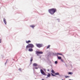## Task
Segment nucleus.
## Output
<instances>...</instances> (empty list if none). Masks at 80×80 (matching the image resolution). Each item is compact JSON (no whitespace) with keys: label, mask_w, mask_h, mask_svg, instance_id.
I'll return each mask as SVG.
<instances>
[{"label":"nucleus","mask_w":80,"mask_h":80,"mask_svg":"<svg viewBox=\"0 0 80 80\" xmlns=\"http://www.w3.org/2000/svg\"><path fill=\"white\" fill-rule=\"evenodd\" d=\"M56 11H57V9L55 8H52L48 10V12L51 15H53L55 13Z\"/></svg>","instance_id":"f257e3e1"},{"label":"nucleus","mask_w":80,"mask_h":80,"mask_svg":"<svg viewBox=\"0 0 80 80\" xmlns=\"http://www.w3.org/2000/svg\"><path fill=\"white\" fill-rule=\"evenodd\" d=\"M34 47V45L32 44H29L26 46V49H27L28 48H33Z\"/></svg>","instance_id":"f03ea898"},{"label":"nucleus","mask_w":80,"mask_h":80,"mask_svg":"<svg viewBox=\"0 0 80 80\" xmlns=\"http://www.w3.org/2000/svg\"><path fill=\"white\" fill-rule=\"evenodd\" d=\"M36 45L38 48H41L43 47V45L41 44H36Z\"/></svg>","instance_id":"7ed1b4c3"},{"label":"nucleus","mask_w":80,"mask_h":80,"mask_svg":"<svg viewBox=\"0 0 80 80\" xmlns=\"http://www.w3.org/2000/svg\"><path fill=\"white\" fill-rule=\"evenodd\" d=\"M40 72L42 75H43L46 76V74L45 73L42 69L40 70Z\"/></svg>","instance_id":"20e7f679"},{"label":"nucleus","mask_w":80,"mask_h":80,"mask_svg":"<svg viewBox=\"0 0 80 80\" xmlns=\"http://www.w3.org/2000/svg\"><path fill=\"white\" fill-rule=\"evenodd\" d=\"M43 53V52H40V51H37L36 52V54L38 55V54H42Z\"/></svg>","instance_id":"39448f33"},{"label":"nucleus","mask_w":80,"mask_h":80,"mask_svg":"<svg viewBox=\"0 0 80 80\" xmlns=\"http://www.w3.org/2000/svg\"><path fill=\"white\" fill-rule=\"evenodd\" d=\"M3 21L5 25H7V22H6V21H5V18H3Z\"/></svg>","instance_id":"423d86ee"},{"label":"nucleus","mask_w":80,"mask_h":80,"mask_svg":"<svg viewBox=\"0 0 80 80\" xmlns=\"http://www.w3.org/2000/svg\"><path fill=\"white\" fill-rule=\"evenodd\" d=\"M26 42L27 43H28V44L29 43H31V41L30 40H28V41H26Z\"/></svg>","instance_id":"0eeeda50"},{"label":"nucleus","mask_w":80,"mask_h":80,"mask_svg":"<svg viewBox=\"0 0 80 80\" xmlns=\"http://www.w3.org/2000/svg\"><path fill=\"white\" fill-rule=\"evenodd\" d=\"M28 51L29 52H33V49L32 48H29L28 49Z\"/></svg>","instance_id":"6e6552de"},{"label":"nucleus","mask_w":80,"mask_h":80,"mask_svg":"<svg viewBox=\"0 0 80 80\" xmlns=\"http://www.w3.org/2000/svg\"><path fill=\"white\" fill-rule=\"evenodd\" d=\"M68 73L69 74V75H72L73 74V73L71 72H68Z\"/></svg>","instance_id":"1a4fd4ad"},{"label":"nucleus","mask_w":80,"mask_h":80,"mask_svg":"<svg viewBox=\"0 0 80 80\" xmlns=\"http://www.w3.org/2000/svg\"><path fill=\"white\" fill-rule=\"evenodd\" d=\"M50 76H51V74L50 73H48V75H47L48 77H50Z\"/></svg>","instance_id":"9d476101"},{"label":"nucleus","mask_w":80,"mask_h":80,"mask_svg":"<svg viewBox=\"0 0 80 80\" xmlns=\"http://www.w3.org/2000/svg\"><path fill=\"white\" fill-rule=\"evenodd\" d=\"M30 27H32V28H34V27H35V26L33 25H32L30 26Z\"/></svg>","instance_id":"9b49d317"},{"label":"nucleus","mask_w":80,"mask_h":80,"mask_svg":"<svg viewBox=\"0 0 80 80\" xmlns=\"http://www.w3.org/2000/svg\"><path fill=\"white\" fill-rule=\"evenodd\" d=\"M37 64H36L35 63L33 64V66L36 67V66H37Z\"/></svg>","instance_id":"f8f14e48"},{"label":"nucleus","mask_w":80,"mask_h":80,"mask_svg":"<svg viewBox=\"0 0 80 80\" xmlns=\"http://www.w3.org/2000/svg\"><path fill=\"white\" fill-rule=\"evenodd\" d=\"M55 75H59V73L58 72L56 73Z\"/></svg>","instance_id":"ddd939ff"},{"label":"nucleus","mask_w":80,"mask_h":80,"mask_svg":"<svg viewBox=\"0 0 80 80\" xmlns=\"http://www.w3.org/2000/svg\"><path fill=\"white\" fill-rule=\"evenodd\" d=\"M58 58L59 59V60H60L62 59V58L60 57H58Z\"/></svg>","instance_id":"4468645a"},{"label":"nucleus","mask_w":80,"mask_h":80,"mask_svg":"<svg viewBox=\"0 0 80 80\" xmlns=\"http://www.w3.org/2000/svg\"><path fill=\"white\" fill-rule=\"evenodd\" d=\"M51 72L52 73H55V72H54V71L53 70H52Z\"/></svg>","instance_id":"2eb2a0df"},{"label":"nucleus","mask_w":80,"mask_h":80,"mask_svg":"<svg viewBox=\"0 0 80 80\" xmlns=\"http://www.w3.org/2000/svg\"><path fill=\"white\" fill-rule=\"evenodd\" d=\"M50 45H48V47H47V49H48V48H50Z\"/></svg>","instance_id":"dca6fc26"},{"label":"nucleus","mask_w":80,"mask_h":80,"mask_svg":"<svg viewBox=\"0 0 80 80\" xmlns=\"http://www.w3.org/2000/svg\"><path fill=\"white\" fill-rule=\"evenodd\" d=\"M57 63H58V62L57 61H56L55 62V64H57Z\"/></svg>","instance_id":"f3484780"},{"label":"nucleus","mask_w":80,"mask_h":80,"mask_svg":"<svg viewBox=\"0 0 80 80\" xmlns=\"http://www.w3.org/2000/svg\"><path fill=\"white\" fill-rule=\"evenodd\" d=\"M51 74H52V76H53L54 77H55V75H53V74L52 73Z\"/></svg>","instance_id":"a211bd4d"},{"label":"nucleus","mask_w":80,"mask_h":80,"mask_svg":"<svg viewBox=\"0 0 80 80\" xmlns=\"http://www.w3.org/2000/svg\"><path fill=\"white\" fill-rule=\"evenodd\" d=\"M30 61H31V62H32V61H33V58H32L31 59Z\"/></svg>","instance_id":"6ab92c4d"},{"label":"nucleus","mask_w":80,"mask_h":80,"mask_svg":"<svg viewBox=\"0 0 80 80\" xmlns=\"http://www.w3.org/2000/svg\"><path fill=\"white\" fill-rule=\"evenodd\" d=\"M58 55H62V54H61V53H57Z\"/></svg>","instance_id":"aec40b11"},{"label":"nucleus","mask_w":80,"mask_h":80,"mask_svg":"<svg viewBox=\"0 0 80 80\" xmlns=\"http://www.w3.org/2000/svg\"><path fill=\"white\" fill-rule=\"evenodd\" d=\"M61 62H63V59H61Z\"/></svg>","instance_id":"412c9836"},{"label":"nucleus","mask_w":80,"mask_h":80,"mask_svg":"<svg viewBox=\"0 0 80 80\" xmlns=\"http://www.w3.org/2000/svg\"><path fill=\"white\" fill-rule=\"evenodd\" d=\"M0 43H2V41L1 39H0Z\"/></svg>","instance_id":"4be33fe9"},{"label":"nucleus","mask_w":80,"mask_h":80,"mask_svg":"<svg viewBox=\"0 0 80 80\" xmlns=\"http://www.w3.org/2000/svg\"><path fill=\"white\" fill-rule=\"evenodd\" d=\"M68 76H66V78H68Z\"/></svg>","instance_id":"5701e85b"},{"label":"nucleus","mask_w":80,"mask_h":80,"mask_svg":"<svg viewBox=\"0 0 80 80\" xmlns=\"http://www.w3.org/2000/svg\"><path fill=\"white\" fill-rule=\"evenodd\" d=\"M35 68L36 69H38V68Z\"/></svg>","instance_id":"b1692460"},{"label":"nucleus","mask_w":80,"mask_h":80,"mask_svg":"<svg viewBox=\"0 0 80 80\" xmlns=\"http://www.w3.org/2000/svg\"><path fill=\"white\" fill-rule=\"evenodd\" d=\"M48 72H49V69H48Z\"/></svg>","instance_id":"393cba45"},{"label":"nucleus","mask_w":80,"mask_h":80,"mask_svg":"<svg viewBox=\"0 0 80 80\" xmlns=\"http://www.w3.org/2000/svg\"><path fill=\"white\" fill-rule=\"evenodd\" d=\"M42 80H44L43 79H42Z\"/></svg>","instance_id":"a878e982"}]
</instances>
